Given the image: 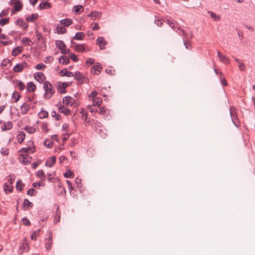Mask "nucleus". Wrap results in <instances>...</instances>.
Returning <instances> with one entry per match:
<instances>
[{
	"label": "nucleus",
	"mask_w": 255,
	"mask_h": 255,
	"mask_svg": "<svg viewBox=\"0 0 255 255\" xmlns=\"http://www.w3.org/2000/svg\"><path fill=\"white\" fill-rule=\"evenodd\" d=\"M36 175L38 177L41 178L42 181H44L45 180V175L42 170H38Z\"/></svg>",
	"instance_id": "a19ab883"
},
{
	"label": "nucleus",
	"mask_w": 255,
	"mask_h": 255,
	"mask_svg": "<svg viewBox=\"0 0 255 255\" xmlns=\"http://www.w3.org/2000/svg\"><path fill=\"white\" fill-rule=\"evenodd\" d=\"M103 68L101 64L99 63H96V65L91 67V72L94 74L99 75L102 71Z\"/></svg>",
	"instance_id": "423d86ee"
},
{
	"label": "nucleus",
	"mask_w": 255,
	"mask_h": 255,
	"mask_svg": "<svg viewBox=\"0 0 255 255\" xmlns=\"http://www.w3.org/2000/svg\"><path fill=\"white\" fill-rule=\"evenodd\" d=\"M29 247L27 243L23 242L20 246V250L22 252H26L29 250Z\"/></svg>",
	"instance_id": "72a5a7b5"
},
{
	"label": "nucleus",
	"mask_w": 255,
	"mask_h": 255,
	"mask_svg": "<svg viewBox=\"0 0 255 255\" xmlns=\"http://www.w3.org/2000/svg\"><path fill=\"white\" fill-rule=\"evenodd\" d=\"M80 113L82 115L83 117H85L84 121L88 123L90 122V120L88 118V113L84 111L83 109L80 110Z\"/></svg>",
	"instance_id": "ea45409f"
},
{
	"label": "nucleus",
	"mask_w": 255,
	"mask_h": 255,
	"mask_svg": "<svg viewBox=\"0 0 255 255\" xmlns=\"http://www.w3.org/2000/svg\"><path fill=\"white\" fill-rule=\"evenodd\" d=\"M59 22L61 25L67 27L72 24L73 20L72 19L68 18L62 19Z\"/></svg>",
	"instance_id": "2eb2a0df"
},
{
	"label": "nucleus",
	"mask_w": 255,
	"mask_h": 255,
	"mask_svg": "<svg viewBox=\"0 0 255 255\" xmlns=\"http://www.w3.org/2000/svg\"><path fill=\"white\" fill-rule=\"evenodd\" d=\"M40 231V230L39 229L37 231H35L34 232H33L31 236V240L33 241L36 240L37 236L39 235Z\"/></svg>",
	"instance_id": "49530a36"
},
{
	"label": "nucleus",
	"mask_w": 255,
	"mask_h": 255,
	"mask_svg": "<svg viewBox=\"0 0 255 255\" xmlns=\"http://www.w3.org/2000/svg\"><path fill=\"white\" fill-rule=\"evenodd\" d=\"M74 79L77 81L79 82L80 84H82L84 83L83 80L85 78V77L82 73L77 71L74 74Z\"/></svg>",
	"instance_id": "0eeeda50"
},
{
	"label": "nucleus",
	"mask_w": 255,
	"mask_h": 255,
	"mask_svg": "<svg viewBox=\"0 0 255 255\" xmlns=\"http://www.w3.org/2000/svg\"><path fill=\"white\" fill-rule=\"evenodd\" d=\"M219 59L221 61L224 63H225L226 62H229L228 59L225 55L220 56V58H219Z\"/></svg>",
	"instance_id": "680f3d73"
},
{
	"label": "nucleus",
	"mask_w": 255,
	"mask_h": 255,
	"mask_svg": "<svg viewBox=\"0 0 255 255\" xmlns=\"http://www.w3.org/2000/svg\"><path fill=\"white\" fill-rule=\"evenodd\" d=\"M52 117H55L56 120L59 121L61 119V116L59 114H57L55 111L52 112Z\"/></svg>",
	"instance_id": "5fc2aeb1"
},
{
	"label": "nucleus",
	"mask_w": 255,
	"mask_h": 255,
	"mask_svg": "<svg viewBox=\"0 0 255 255\" xmlns=\"http://www.w3.org/2000/svg\"><path fill=\"white\" fill-rule=\"evenodd\" d=\"M23 50V48L21 46H17L13 49L11 54L13 56H16L19 53H21Z\"/></svg>",
	"instance_id": "f3484780"
},
{
	"label": "nucleus",
	"mask_w": 255,
	"mask_h": 255,
	"mask_svg": "<svg viewBox=\"0 0 255 255\" xmlns=\"http://www.w3.org/2000/svg\"><path fill=\"white\" fill-rule=\"evenodd\" d=\"M51 7V4L48 2H44L41 3L38 6V8L39 9H49Z\"/></svg>",
	"instance_id": "a211bd4d"
},
{
	"label": "nucleus",
	"mask_w": 255,
	"mask_h": 255,
	"mask_svg": "<svg viewBox=\"0 0 255 255\" xmlns=\"http://www.w3.org/2000/svg\"><path fill=\"white\" fill-rule=\"evenodd\" d=\"M70 133H66L62 135V140L63 141H66L69 137Z\"/></svg>",
	"instance_id": "052dcab7"
},
{
	"label": "nucleus",
	"mask_w": 255,
	"mask_h": 255,
	"mask_svg": "<svg viewBox=\"0 0 255 255\" xmlns=\"http://www.w3.org/2000/svg\"><path fill=\"white\" fill-rule=\"evenodd\" d=\"M20 156L21 157V159H19L21 163L25 165H27L31 163L30 160L32 159V157L28 156L27 154H24L23 153L20 154Z\"/></svg>",
	"instance_id": "39448f33"
},
{
	"label": "nucleus",
	"mask_w": 255,
	"mask_h": 255,
	"mask_svg": "<svg viewBox=\"0 0 255 255\" xmlns=\"http://www.w3.org/2000/svg\"><path fill=\"white\" fill-rule=\"evenodd\" d=\"M61 53L63 54H67L70 53V50L69 49L62 48L61 49Z\"/></svg>",
	"instance_id": "774afa93"
},
{
	"label": "nucleus",
	"mask_w": 255,
	"mask_h": 255,
	"mask_svg": "<svg viewBox=\"0 0 255 255\" xmlns=\"http://www.w3.org/2000/svg\"><path fill=\"white\" fill-rule=\"evenodd\" d=\"M15 24L16 25L19 26L21 27L24 28V29H27L28 26V24L26 23L22 18H18L15 21Z\"/></svg>",
	"instance_id": "1a4fd4ad"
},
{
	"label": "nucleus",
	"mask_w": 255,
	"mask_h": 255,
	"mask_svg": "<svg viewBox=\"0 0 255 255\" xmlns=\"http://www.w3.org/2000/svg\"><path fill=\"white\" fill-rule=\"evenodd\" d=\"M8 63H9L10 66H11L12 64V63L10 60L7 59H4L1 62V66H6Z\"/></svg>",
	"instance_id": "603ef678"
},
{
	"label": "nucleus",
	"mask_w": 255,
	"mask_h": 255,
	"mask_svg": "<svg viewBox=\"0 0 255 255\" xmlns=\"http://www.w3.org/2000/svg\"><path fill=\"white\" fill-rule=\"evenodd\" d=\"M21 221L22 222L23 224L25 226H29L31 225L30 221L26 217L22 218Z\"/></svg>",
	"instance_id": "8fccbe9b"
},
{
	"label": "nucleus",
	"mask_w": 255,
	"mask_h": 255,
	"mask_svg": "<svg viewBox=\"0 0 255 255\" xmlns=\"http://www.w3.org/2000/svg\"><path fill=\"white\" fill-rule=\"evenodd\" d=\"M30 150L31 151V153H33L34 152H35L34 149L32 150L31 147H27L22 148L18 151V152H24L25 153V154H27V153H29Z\"/></svg>",
	"instance_id": "473e14b6"
},
{
	"label": "nucleus",
	"mask_w": 255,
	"mask_h": 255,
	"mask_svg": "<svg viewBox=\"0 0 255 255\" xmlns=\"http://www.w3.org/2000/svg\"><path fill=\"white\" fill-rule=\"evenodd\" d=\"M75 101V100L71 97L70 96H65L63 99V102L64 103H65L66 106H68L70 104V105H72L73 102Z\"/></svg>",
	"instance_id": "ddd939ff"
},
{
	"label": "nucleus",
	"mask_w": 255,
	"mask_h": 255,
	"mask_svg": "<svg viewBox=\"0 0 255 255\" xmlns=\"http://www.w3.org/2000/svg\"><path fill=\"white\" fill-rule=\"evenodd\" d=\"M43 89L45 92L49 95L48 99H50L55 93V89L53 85L48 81L44 82Z\"/></svg>",
	"instance_id": "f257e3e1"
},
{
	"label": "nucleus",
	"mask_w": 255,
	"mask_h": 255,
	"mask_svg": "<svg viewBox=\"0 0 255 255\" xmlns=\"http://www.w3.org/2000/svg\"><path fill=\"white\" fill-rule=\"evenodd\" d=\"M25 185L22 183L21 180H19L16 182V189L18 191H22Z\"/></svg>",
	"instance_id": "c85d7f7f"
},
{
	"label": "nucleus",
	"mask_w": 255,
	"mask_h": 255,
	"mask_svg": "<svg viewBox=\"0 0 255 255\" xmlns=\"http://www.w3.org/2000/svg\"><path fill=\"white\" fill-rule=\"evenodd\" d=\"M8 149L6 148H2L0 150V153L3 155H7L8 154Z\"/></svg>",
	"instance_id": "13d9d810"
},
{
	"label": "nucleus",
	"mask_w": 255,
	"mask_h": 255,
	"mask_svg": "<svg viewBox=\"0 0 255 255\" xmlns=\"http://www.w3.org/2000/svg\"><path fill=\"white\" fill-rule=\"evenodd\" d=\"M101 13L97 12L96 11H92L89 15V17H95V18H98L101 17Z\"/></svg>",
	"instance_id": "2f4dec72"
},
{
	"label": "nucleus",
	"mask_w": 255,
	"mask_h": 255,
	"mask_svg": "<svg viewBox=\"0 0 255 255\" xmlns=\"http://www.w3.org/2000/svg\"><path fill=\"white\" fill-rule=\"evenodd\" d=\"M74 173L71 170L68 169L66 172L64 174V176L65 178H73Z\"/></svg>",
	"instance_id": "79ce46f5"
},
{
	"label": "nucleus",
	"mask_w": 255,
	"mask_h": 255,
	"mask_svg": "<svg viewBox=\"0 0 255 255\" xmlns=\"http://www.w3.org/2000/svg\"><path fill=\"white\" fill-rule=\"evenodd\" d=\"M3 188L6 193H7V192L11 193L13 190V186L11 185V184L7 183H5L4 185H3Z\"/></svg>",
	"instance_id": "4be33fe9"
},
{
	"label": "nucleus",
	"mask_w": 255,
	"mask_h": 255,
	"mask_svg": "<svg viewBox=\"0 0 255 255\" xmlns=\"http://www.w3.org/2000/svg\"><path fill=\"white\" fill-rule=\"evenodd\" d=\"M23 129L26 132L30 134L34 133L36 131V129L33 127L26 126L24 127Z\"/></svg>",
	"instance_id": "e433bc0d"
},
{
	"label": "nucleus",
	"mask_w": 255,
	"mask_h": 255,
	"mask_svg": "<svg viewBox=\"0 0 255 255\" xmlns=\"http://www.w3.org/2000/svg\"><path fill=\"white\" fill-rule=\"evenodd\" d=\"M34 192H36V193H37V191L34 188H30L27 191V194L28 195L33 196L35 195V194H34Z\"/></svg>",
	"instance_id": "3c124183"
},
{
	"label": "nucleus",
	"mask_w": 255,
	"mask_h": 255,
	"mask_svg": "<svg viewBox=\"0 0 255 255\" xmlns=\"http://www.w3.org/2000/svg\"><path fill=\"white\" fill-rule=\"evenodd\" d=\"M15 81L17 84L16 87H17L20 91H23L25 88L24 84L22 81H19L18 80H16ZM15 81L13 80V83Z\"/></svg>",
	"instance_id": "393cba45"
},
{
	"label": "nucleus",
	"mask_w": 255,
	"mask_h": 255,
	"mask_svg": "<svg viewBox=\"0 0 255 255\" xmlns=\"http://www.w3.org/2000/svg\"><path fill=\"white\" fill-rule=\"evenodd\" d=\"M238 66L241 71H245V70L246 66H245V64L242 62H241V63H240L239 64Z\"/></svg>",
	"instance_id": "e2e57ef3"
},
{
	"label": "nucleus",
	"mask_w": 255,
	"mask_h": 255,
	"mask_svg": "<svg viewBox=\"0 0 255 255\" xmlns=\"http://www.w3.org/2000/svg\"><path fill=\"white\" fill-rule=\"evenodd\" d=\"M64 108V106H60L59 107V112L61 113H63L65 115L68 116L71 113V110L69 108H66L65 110H62Z\"/></svg>",
	"instance_id": "f704fd0d"
},
{
	"label": "nucleus",
	"mask_w": 255,
	"mask_h": 255,
	"mask_svg": "<svg viewBox=\"0 0 255 255\" xmlns=\"http://www.w3.org/2000/svg\"><path fill=\"white\" fill-rule=\"evenodd\" d=\"M184 45L185 46L186 49L191 50L192 47L191 44L189 43V42L184 41Z\"/></svg>",
	"instance_id": "69168bd1"
},
{
	"label": "nucleus",
	"mask_w": 255,
	"mask_h": 255,
	"mask_svg": "<svg viewBox=\"0 0 255 255\" xmlns=\"http://www.w3.org/2000/svg\"><path fill=\"white\" fill-rule=\"evenodd\" d=\"M102 99L98 98L97 99L93 100V105L99 106L102 103Z\"/></svg>",
	"instance_id": "6e6d98bb"
},
{
	"label": "nucleus",
	"mask_w": 255,
	"mask_h": 255,
	"mask_svg": "<svg viewBox=\"0 0 255 255\" xmlns=\"http://www.w3.org/2000/svg\"><path fill=\"white\" fill-rule=\"evenodd\" d=\"M69 57L75 62H77L79 60V59L77 57V56L74 53H71L69 55Z\"/></svg>",
	"instance_id": "864d4df0"
},
{
	"label": "nucleus",
	"mask_w": 255,
	"mask_h": 255,
	"mask_svg": "<svg viewBox=\"0 0 255 255\" xmlns=\"http://www.w3.org/2000/svg\"><path fill=\"white\" fill-rule=\"evenodd\" d=\"M94 62H95V60L93 58H90L86 60V64L91 65V64H93L94 63Z\"/></svg>",
	"instance_id": "0e129e2a"
},
{
	"label": "nucleus",
	"mask_w": 255,
	"mask_h": 255,
	"mask_svg": "<svg viewBox=\"0 0 255 255\" xmlns=\"http://www.w3.org/2000/svg\"><path fill=\"white\" fill-rule=\"evenodd\" d=\"M232 108H233V107H230V116L232 118V120L235 126L238 128L239 126H240V122H239V120L238 118L237 117V115L236 114L234 115V113L232 111Z\"/></svg>",
	"instance_id": "20e7f679"
},
{
	"label": "nucleus",
	"mask_w": 255,
	"mask_h": 255,
	"mask_svg": "<svg viewBox=\"0 0 255 255\" xmlns=\"http://www.w3.org/2000/svg\"><path fill=\"white\" fill-rule=\"evenodd\" d=\"M9 11L8 9H3L0 13V17H2L3 16H6L8 14Z\"/></svg>",
	"instance_id": "bf43d9fd"
},
{
	"label": "nucleus",
	"mask_w": 255,
	"mask_h": 255,
	"mask_svg": "<svg viewBox=\"0 0 255 255\" xmlns=\"http://www.w3.org/2000/svg\"><path fill=\"white\" fill-rule=\"evenodd\" d=\"M25 138V133L21 131L19 132L18 135L16 136V138L18 143H21Z\"/></svg>",
	"instance_id": "6ab92c4d"
},
{
	"label": "nucleus",
	"mask_w": 255,
	"mask_h": 255,
	"mask_svg": "<svg viewBox=\"0 0 255 255\" xmlns=\"http://www.w3.org/2000/svg\"><path fill=\"white\" fill-rule=\"evenodd\" d=\"M96 44L100 46V48L103 50L105 48L104 46L107 44L103 37H99L96 40Z\"/></svg>",
	"instance_id": "9d476101"
},
{
	"label": "nucleus",
	"mask_w": 255,
	"mask_h": 255,
	"mask_svg": "<svg viewBox=\"0 0 255 255\" xmlns=\"http://www.w3.org/2000/svg\"><path fill=\"white\" fill-rule=\"evenodd\" d=\"M56 160V157L55 156H52L48 158L47 161L45 162V165L49 167L53 166L55 163Z\"/></svg>",
	"instance_id": "f8f14e48"
},
{
	"label": "nucleus",
	"mask_w": 255,
	"mask_h": 255,
	"mask_svg": "<svg viewBox=\"0 0 255 255\" xmlns=\"http://www.w3.org/2000/svg\"><path fill=\"white\" fill-rule=\"evenodd\" d=\"M38 17V13L32 14L26 18V20L27 22H32L37 19Z\"/></svg>",
	"instance_id": "b1692460"
},
{
	"label": "nucleus",
	"mask_w": 255,
	"mask_h": 255,
	"mask_svg": "<svg viewBox=\"0 0 255 255\" xmlns=\"http://www.w3.org/2000/svg\"><path fill=\"white\" fill-rule=\"evenodd\" d=\"M21 42L28 46L31 45L33 44L31 40L28 38H23L21 41Z\"/></svg>",
	"instance_id": "c03bdc74"
},
{
	"label": "nucleus",
	"mask_w": 255,
	"mask_h": 255,
	"mask_svg": "<svg viewBox=\"0 0 255 255\" xmlns=\"http://www.w3.org/2000/svg\"><path fill=\"white\" fill-rule=\"evenodd\" d=\"M20 108L21 109V113L23 115L27 114L29 109V106L25 103H23L21 106Z\"/></svg>",
	"instance_id": "c756f323"
},
{
	"label": "nucleus",
	"mask_w": 255,
	"mask_h": 255,
	"mask_svg": "<svg viewBox=\"0 0 255 255\" xmlns=\"http://www.w3.org/2000/svg\"><path fill=\"white\" fill-rule=\"evenodd\" d=\"M36 36L37 37V39L39 41H42V42L44 44L45 43V39L43 37L41 33L39 32L38 31H35Z\"/></svg>",
	"instance_id": "bb28decb"
},
{
	"label": "nucleus",
	"mask_w": 255,
	"mask_h": 255,
	"mask_svg": "<svg viewBox=\"0 0 255 255\" xmlns=\"http://www.w3.org/2000/svg\"><path fill=\"white\" fill-rule=\"evenodd\" d=\"M33 207V204L28 199H25L23 203V207L24 210H27Z\"/></svg>",
	"instance_id": "aec40b11"
},
{
	"label": "nucleus",
	"mask_w": 255,
	"mask_h": 255,
	"mask_svg": "<svg viewBox=\"0 0 255 255\" xmlns=\"http://www.w3.org/2000/svg\"><path fill=\"white\" fill-rule=\"evenodd\" d=\"M14 177V175H9L8 176V180L9 181V184H12V183L14 182V177Z\"/></svg>",
	"instance_id": "338daca9"
},
{
	"label": "nucleus",
	"mask_w": 255,
	"mask_h": 255,
	"mask_svg": "<svg viewBox=\"0 0 255 255\" xmlns=\"http://www.w3.org/2000/svg\"><path fill=\"white\" fill-rule=\"evenodd\" d=\"M34 77L40 83H43L44 80L46 78L44 74L41 72L35 73L34 75Z\"/></svg>",
	"instance_id": "6e6552de"
},
{
	"label": "nucleus",
	"mask_w": 255,
	"mask_h": 255,
	"mask_svg": "<svg viewBox=\"0 0 255 255\" xmlns=\"http://www.w3.org/2000/svg\"><path fill=\"white\" fill-rule=\"evenodd\" d=\"M74 49L76 51L81 53H83L85 50L84 44H76Z\"/></svg>",
	"instance_id": "5701e85b"
},
{
	"label": "nucleus",
	"mask_w": 255,
	"mask_h": 255,
	"mask_svg": "<svg viewBox=\"0 0 255 255\" xmlns=\"http://www.w3.org/2000/svg\"><path fill=\"white\" fill-rule=\"evenodd\" d=\"M20 98V95L18 92H14L12 95V98H14L15 101L14 102H17Z\"/></svg>",
	"instance_id": "de8ad7c7"
},
{
	"label": "nucleus",
	"mask_w": 255,
	"mask_h": 255,
	"mask_svg": "<svg viewBox=\"0 0 255 255\" xmlns=\"http://www.w3.org/2000/svg\"><path fill=\"white\" fill-rule=\"evenodd\" d=\"M36 85L32 82H29L27 84L26 90L28 92H34L36 90Z\"/></svg>",
	"instance_id": "4468645a"
},
{
	"label": "nucleus",
	"mask_w": 255,
	"mask_h": 255,
	"mask_svg": "<svg viewBox=\"0 0 255 255\" xmlns=\"http://www.w3.org/2000/svg\"><path fill=\"white\" fill-rule=\"evenodd\" d=\"M208 13L209 15L214 19L215 21H219L220 19V17L219 15H217L216 13H214L212 11H208Z\"/></svg>",
	"instance_id": "58836bf2"
},
{
	"label": "nucleus",
	"mask_w": 255,
	"mask_h": 255,
	"mask_svg": "<svg viewBox=\"0 0 255 255\" xmlns=\"http://www.w3.org/2000/svg\"><path fill=\"white\" fill-rule=\"evenodd\" d=\"M46 67V65L42 63H39L36 65L35 68L37 70H43L44 68Z\"/></svg>",
	"instance_id": "4d7b16f0"
},
{
	"label": "nucleus",
	"mask_w": 255,
	"mask_h": 255,
	"mask_svg": "<svg viewBox=\"0 0 255 255\" xmlns=\"http://www.w3.org/2000/svg\"><path fill=\"white\" fill-rule=\"evenodd\" d=\"M81 9H84L83 6L81 5H75L74 6L73 10L75 13H79L80 12V11H82V10H81Z\"/></svg>",
	"instance_id": "a18cd8bd"
},
{
	"label": "nucleus",
	"mask_w": 255,
	"mask_h": 255,
	"mask_svg": "<svg viewBox=\"0 0 255 255\" xmlns=\"http://www.w3.org/2000/svg\"><path fill=\"white\" fill-rule=\"evenodd\" d=\"M61 76L62 77H73L74 76V73L72 72L68 71L66 68L62 69L60 72Z\"/></svg>",
	"instance_id": "9b49d317"
},
{
	"label": "nucleus",
	"mask_w": 255,
	"mask_h": 255,
	"mask_svg": "<svg viewBox=\"0 0 255 255\" xmlns=\"http://www.w3.org/2000/svg\"><path fill=\"white\" fill-rule=\"evenodd\" d=\"M48 116V113L44 109H41V112L38 113V117L40 119L47 118Z\"/></svg>",
	"instance_id": "7c9ffc66"
},
{
	"label": "nucleus",
	"mask_w": 255,
	"mask_h": 255,
	"mask_svg": "<svg viewBox=\"0 0 255 255\" xmlns=\"http://www.w3.org/2000/svg\"><path fill=\"white\" fill-rule=\"evenodd\" d=\"M56 29L57 31V32L59 34H65L67 32L66 29L63 26H60L58 25Z\"/></svg>",
	"instance_id": "4c0bfd02"
},
{
	"label": "nucleus",
	"mask_w": 255,
	"mask_h": 255,
	"mask_svg": "<svg viewBox=\"0 0 255 255\" xmlns=\"http://www.w3.org/2000/svg\"><path fill=\"white\" fill-rule=\"evenodd\" d=\"M71 84V83L70 84H69L67 82H59L58 83V85L57 86L56 84H55V86L57 87V90L59 91V93L60 94H64L66 92V89Z\"/></svg>",
	"instance_id": "f03ea898"
},
{
	"label": "nucleus",
	"mask_w": 255,
	"mask_h": 255,
	"mask_svg": "<svg viewBox=\"0 0 255 255\" xmlns=\"http://www.w3.org/2000/svg\"><path fill=\"white\" fill-rule=\"evenodd\" d=\"M55 45L60 50L66 47V45L62 40H56L55 42Z\"/></svg>",
	"instance_id": "a878e982"
},
{
	"label": "nucleus",
	"mask_w": 255,
	"mask_h": 255,
	"mask_svg": "<svg viewBox=\"0 0 255 255\" xmlns=\"http://www.w3.org/2000/svg\"><path fill=\"white\" fill-rule=\"evenodd\" d=\"M9 22V18H5L4 19H0V25L2 26L7 24Z\"/></svg>",
	"instance_id": "09e8293b"
},
{
	"label": "nucleus",
	"mask_w": 255,
	"mask_h": 255,
	"mask_svg": "<svg viewBox=\"0 0 255 255\" xmlns=\"http://www.w3.org/2000/svg\"><path fill=\"white\" fill-rule=\"evenodd\" d=\"M61 60H63V61L62 62V64L63 65H67L70 63L69 59L67 58L66 56H61L58 59L59 62H61Z\"/></svg>",
	"instance_id": "cd10ccee"
},
{
	"label": "nucleus",
	"mask_w": 255,
	"mask_h": 255,
	"mask_svg": "<svg viewBox=\"0 0 255 255\" xmlns=\"http://www.w3.org/2000/svg\"><path fill=\"white\" fill-rule=\"evenodd\" d=\"M43 144L44 146L50 148L53 146L54 142L53 141H50L48 139H46L44 141Z\"/></svg>",
	"instance_id": "37998d69"
},
{
	"label": "nucleus",
	"mask_w": 255,
	"mask_h": 255,
	"mask_svg": "<svg viewBox=\"0 0 255 255\" xmlns=\"http://www.w3.org/2000/svg\"><path fill=\"white\" fill-rule=\"evenodd\" d=\"M12 122L10 121L4 123L3 125L1 127V130L2 131L9 130L12 128Z\"/></svg>",
	"instance_id": "dca6fc26"
},
{
	"label": "nucleus",
	"mask_w": 255,
	"mask_h": 255,
	"mask_svg": "<svg viewBox=\"0 0 255 255\" xmlns=\"http://www.w3.org/2000/svg\"><path fill=\"white\" fill-rule=\"evenodd\" d=\"M11 4H14L13 9L15 11H20L23 8V5L21 1L19 0H10Z\"/></svg>",
	"instance_id": "7ed1b4c3"
},
{
	"label": "nucleus",
	"mask_w": 255,
	"mask_h": 255,
	"mask_svg": "<svg viewBox=\"0 0 255 255\" xmlns=\"http://www.w3.org/2000/svg\"><path fill=\"white\" fill-rule=\"evenodd\" d=\"M85 34L83 32H78L73 37V39L81 40L84 38Z\"/></svg>",
	"instance_id": "412c9836"
},
{
	"label": "nucleus",
	"mask_w": 255,
	"mask_h": 255,
	"mask_svg": "<svg viewBox=\"0 0 255 255\" xmlns=\"http://www.w3.org/2000/svg\"><path fill=\"white\" fill-rule=\"evenodd\" d=\"M23 69L22 65L21 63H18L14 67L13 71L15 73L21 72Z\"/></svg>",
	"instance_id": "c9c22d12"
}]
</instances>
